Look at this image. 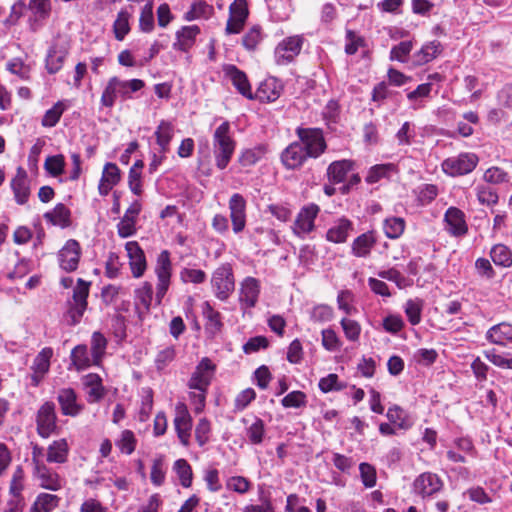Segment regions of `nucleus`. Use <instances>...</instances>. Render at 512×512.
I'll use <instances>...</instances> for the list:
<instances>
[{
  "instance_id": "nucleus-30",
  "label": "nucleus",
  "mask_w": 512,
  "mask_h": 512,
  "mask_svg": "<svg viewBox=\"0 0 512 512\" xmlns=\"http://www.w3.org/2000/svg\"><path fill=\"white\" fill-rule=\"evenodd\" d=\"M444 222L447 231L452 235L458 236L467 232L464 213L456 207L448 208L444 216Z\"/></svg>"
},
{
  "instance_id": "nucleus-2",
  "label": "nucleus",
  "mask_w": 512,
  "mask_h": 512,
  "mask_svg": "<svg viewBox=\"0 0 512 512\" xmlns=\"http://www.w3.org/2000/svg\"><path fill=\"white\" fill-rule=\"evenodd\" d=\"M145 86V83L141 79L122 80L117 76L109 78L107 81L100 102L103 107L112 108L116 102V99L131 98V94L141 90Z\"/></svg>"
},
{
  "instance_id": "nucleus-46",
  "label": "nucleus",
  "mask_w": 512,
  "mask_h": 512,
  "mask_svg": "<svg viewBox=\"0 0 512 512\" xmlns=\"http://www.w3.org/2000/svg\"><path fill=\"white\" fill-rule=\"evenodd\" d=\"M107 347V340L100 332H94L91 338L93 365H99Z\"/></svg>"
},
{
  "instance_id": "nucleus-55",
  "label": "nucleus",
  "mask_w": 512,
  "mask_h": 512,
  "mask_svg": "<svg viewBox=\"0 0 512 512\" xmlns=\"http://www.w3.org/2000/svg\"><path fill=\"white\" fill-rule=\"evenodd\" d=\"M166 470L164 467V458L159 456L153 460L150 479L155 486H161L165 481Z\"/></svg>"
},
{
  "instance_id": "nucleus-48",
  "label": "nucleus",
  "mask_w": 512,
  "mask_h": 512,
  "mask_svg": "<svg viewBox=\"0 0 512 512\" xmlns=\"http://www.w3.org/2000/svg\"><path fill=\"white\" fill-rule=\"evenodd\" d=\"M174 470L179 477L183 487L188 488L192 484V468L185 459H178L174 463Z\"/></svg>"
},
{
  "instance_id": "nucleus-29",
  "label": "nucleus",
  "mask_w": 512,
  "mask_h": 512,
  "mask_svg": "<svg viewBox=\"0 0 512 512\" xmlns=\"http://www.w3.org/2000/svg\"><path fill=\"white\" fill-rule=\"evenodd\" d=\"M200 28L197 25L183 26L176 32V41L173 44L175 50L189 51L195 44Z\"/></svg>"
},
{
  "instance_id": "nucleus-51",
  "label": "nucleus",
  "mask_w": 512,
  "mask_h": 512,
  "mask_svg": "<svg viewBox=\"0 0 512 512\" xmlns=\"http://www.w3.org/2000/svg\"><path fill=\"white\" fill-rule=\"evenodd\" d=\"M394 171L395 165L392 163L375 165L369 170L366 181L370 184L376 183Z\"/></svg>"
},
{
  "instance_id": "nucleus-13",
  "label": "nucleus",
  "mask_w": 512,
  "mask_h": 512,
  "mask_svg": "<svg viewBox=\"0 0 512 512\" xmlns=\"http://www.w3.org/2000/svg\"><path fill=\"white\" fill-rule=\"evenodd\" d=\"M303 38L290 36L283 39L275 49V59L278 64H286L292 61L301 51Z\"/></svg>"
},
{
  "instance_id": "nucleus-32",
  "label": "nucleus",
  "mask_w": 512,
  "mask_h": 512,
  "mask_svg": "<svg viewBox=\"0 0 512 512\" xmlns=\"http://www.w3.org/2000/svg\"><path fill=\"white\" fill-rule=\"evenodd\" d=\"M376 244V238L373 232H366L354 239L351 245L352 254L355 257L366 258L370 255L372 248Z\"/></svg>"
},
{
  "instance_id": "nucleus-8",
  "label": "nucleus",
  "mask_w": 512,
  "mask_h": 512,
  "mask_svg": "<svg viewBox=\"0 0 512 512\" xmlns=\"http://www.w3.org/2000/svg\"><path fill=\"white\" fill-rule=\"evenodd\" d=\"M216 366L213 362L204 357L197 364L194 372L188 380V387L190 390H208L213 376L215 374Z\"/></svg>"
},
{
  "instance_id": "nucleus-25",
  "label": "nucleus",
  "mask_w": 512,
  "mask_h": 512,
  "mask_svg": "<svg viewBox=\"0 0 512 512\" xmlns=\"http://www.w3.org/2000/svg\"><path fill=\"white\" fill-rule=\"evenodd\" d=\"M223 72L231 80L233 86L248 99H253L251 86L246 74L235 65L228 64L223 67Z\"/></svg>"
},
{
  "instance_id": "nucleus-3",
  "label": "nucleus",
  "mask_w": 512,
  "mask_h": 512,
  "mask_svg": "<svg viewBox=\"0 0 512 512\" xmlns=\"http://www.w3.org/2000/svg\"><path fill=\"white\" fill-rule=\"evenodd\" d=\"M211 288L218 300L225 302L229 299L235 289L234 273L230 264H222L214 270Z\"/></svg>"
},
{
  "instance_id": "nucleus-4",
  "label": "nucleus",
  "mask_w": 512,
  "mask_h": 512,
  "mask_svg": "<svg viewBox=\"0 0 512 512\" xmlns=\"http://www.w3.org/2000/svg\"><path fill=\"white\" fill-rule=\"evenodd\" d=\"M88 295L89 283L79 278L73 290L72 301L68 302L66 319L69 325L74 326L80 323L87 308Z\"/></svg>"
},
{
  "instance_id": "nucleus-27",
  "label": "nucleus",
  "mask_w": 512,
  "mask_h": 512,
  "mask_svg": "<svg viewBox=\"0 0 512 512\" xmlns=\"http://www.w3.org/2000/svg\"><path fill=\"white\" fill-rule=\"evenodd\" d=\"M353 229V223L349 219L340 218L327 230L326 240L335 244L344 243Z\"/></svg>"
},
{
  "instance_id": "nucleus-12",
  "label": "nucleus",
  "mask_w": 512,
  "mask_h": 512,
  "mask_svg": "<svg viewBox=\"0 0 512 512\" xmlns=\"http://www.w3.org/2000/svg\"><path fill=\"white\" fill-rule=\"evenodd\" d=\"M261 290L260 281L248 276L240 283L239 303L242 309H250L256 306Z\"/></svg>"
},
{
  "instance_id": "nucleus-45",
  "label": "nucleus",
  "mask_w": 512,
  "mask_h": 512,
  "mask_svg": "<svg viewBox=\"0 0 512 512\" xmlns=\"http://www.w3.org/2000/svg\"><path fill=\"white\" fill-rule=\"evenodd\" d=\"M264 33L259 25L252 26L243 36L242 44L248 51H254L262 42Z\"/></svg>"
},
{
  "instance_id": "nucleus-44",
  "label": "nucleus",
  "mask_w": 512,
  "mask_h": 512,
  "mask_svg": "<svg viewBox=\"0 0 512 512\" xmlns=\"http://www.w3.org/2000/svg\"><path fill=\"white\" fill-rule=\"evenodd\" d=\"M490 256L495 265L510 267L512 265V251L503 244H496L492 247Z\"/></svg>"
},
{
  "instance_id": "nucleus-58",
  "label": "nucleus",
  "mask_w": 512,
  "mask_h": 512,
  "mask_svg": "<svg viewBox=\"0 0 512 512\" xmlns=\"http://www.w3.org/2000/svg\"><path fill=\"white\" fill-rule=\"evenodd\" d=\"M360 478L366 488H373L377 483V473L374 466L363 462L359 465Z\"/></svg>"
},
{
  "instance_id": "nucleus-40",
  "label": "nucleus",
  "mask_w": 512,
  "mask_h": 512,
  "mask_svg": "<svg viewBox=\"0 0 512 512\" xmlns=\"http://www.w3.org/2000/svg\"><path fill=\"white\" fill-rule=\"evenodd\" d=\"M59 500L57 495L40 493L31 506L30 512H52L58 506Z\"/></svg>"
},
{
  "instance_id": "nucleus-22",
  "label": "nucleus",
  "mask_w": 512,
  "mask_h": 512,
  "mask_svg": "<svg viewBox=\"0 0 512 512\" xmlns=\"http://www.w3.org/2000/svg\"><path fill=\"white\" fill-rule=\"evenodd\" d=\"M33 475L39 485L47 490L57 491L62 488V480L59 475L46 464L33 468Z\"/></svg>"
},
{
  "instance_id": "nucleus-11",
  "label": "nucleus",
  "mask_w": 512,
  "mask_h": 512,
  "mask_svg": "<svg viewBox=\"0 0 512 512\" xmlns=\"http://www.w3.org/2000/svg\"><path fill=\"white\" fill-rule=\"evenodd\" d=\"M57 416L55 405L52 402H45L37 413V431L42 438H48L57 428Z\"/></svg>"
},
{
  "instance_id": "nucleus-28",
  "label": "nucleus",
  "mask_w": 512,
  "mask_h": 512,
  "mask_svg": "<svg viewBox=\"0 0 512 512\" xmlns=\"http://www.w3.org/2000/svg\"><path fill=\"white\" fill-rule=\"evenodd\" d=\"M121 179L120 170L114 163H106L103 168L102 176L98 185V192L102 196H107Z\"/></svg>"
},
{
  "instance_id": "nucleus-62",
  "label": "nucleus",
  "mask_w": 512,
  "mask_h": 512,
  "mask_svg": "<svg viewBox=\"0 0 512 512\" xmlns=\"http://www.w3.org/2000/svg\"><path fill=\"white\" fill-rule=\"evenodd\" d=\"M265 434V425L263 420L256 419L247 429V437L252 444H260Z\"/></svg>"
},
{
  "instance_id": "nucleus-35",
  "label": "nucleus",
  "mask_w": 512,
  "mask_h": 512,
  "mask_svg": "<svg viewBox=\"0 0 512 512\" xmlns=\"http://www.w3.org/2000/svg\"><path fill=\"white\" fill-rule=\"evenodd\" d=\"M281 86L275 79L262 82L257 89L256 98L263 102H273L280 97Z\"/></svg>"
},
{
  "instance_id": "nucleus-16",
  "label": "nucleus",
  "mask_w": 512,
  "mask_h": 512,
  "mask_svg": "<svg viewBox=\"0 0 512 512\" xmlns=\"http://www.w3.org/2000/svg\"><path fill=\"white\" fill-rule=\"evenodd\" d=\"M81 255V248L76 240L70 239L58 253L60 267L71 272L77 269Z\"/></svg>"
},
{
  "instance_id": "nucleus-20",
  "label": "nucleus",
  "mask_w": 512,
  "mask_h": 512,
  "mask_svg": "<svg viewBox=\"0 0 512 512\" xmlns=\"http://www.w3.org/2000/svg\"><path fill=\"white\" fill-rule=\"evenodd\" d=\"M53 356L51 347L43 348L35 357L32 364L33 374L31 376L34 386H37L50 369V360Z\"/></svg>"
},
{
  "instance_id": "nucleus-64",
  "label": "nucleus",
  "mask_w": 512,
  "mask_h": 512,
  "mask_svg": "<svg viewBox=\"0 0 512 512\" xmlns=\"http://www.w3.org/2000/svg\"><path fill=\"white\" fill-rule=\"evenodd\" d=\"M281 403L285 408H300L306 405V395L302 391H292L281 400Z\"/></svg>"
},
{
  "instance_id": "nucleus-1",
  "label": "nucleus",
  "mask_w": 512,
  "mask_h": 512,
  "mask_svg": "<svg viewBox=\"0 0 512 512\" xmlns=\"http://www.w3.org/2000/svg\"><path fill=\"white\" fill-rule=\"evenodd\" d=\"M236 142L232 137L230 123L224 121L214 131L212 136V152L218 169H225L235 152Z\"/></svg>"
},
{
  "instance_id": "nucleus-21",
  "label": "nucleus",
  "mask_w": 512,
  "mask_h": 512,
  "mask_svg": "<svg viewBox=\"0 0 512 512\" xmlns=\"http://www.w3.org/2000/svg\"><path fill=\"white\" fill-rule=\"evenodd\" d=\"M307 158V152H305L303 145L299 142L291 143L281 155V160L288 169L301 167Z\"/></svg>"
},
{
  "instance_id": "nucleus-43",
  "label": "nucleus",
  "mask_w": 512,
  "mask_h": 512,
  "mask_svg": "<svg viewBox=\"0 0 512 512\" xmlns=\"http://www.w3.org/2000/svg\"><path fill=\"white\" fill-rule=\"evenodd\" d=\"M71 361L77 370H83L93 365L86 345H77L71 352Z\"/></svg>"
},
{
  "instance_id": "nucleus-42",
  "label": "nucleus",
  "mask_w": 512,
  "mask_h": 512,
  "mask_svg": "<svg viewBox=\"0 0 512 512\" xmlns=\"http://www.w3.org/2000/svg\"><path fill=\"white\" fill-rule=\"evenodd\" d=\"M214 13V8L212 5L206 3L205 1H198L192 4L189 11L185 13V19L187 21H192L196 19H209Z\"/></svg>"
},
{
  "instance_id": "nucleus-63",
  "label": "nucleus",
  "mask_w": 512,
  "mask_h": 512,
  "mask_svg": "<svg viewBox=\"0 0 512 512\" xmlns=\"http://www.w3.org/2000/svg\"><path fill=\"white\" fill-rule=\"evenodd\" d=\"M341 326L344 331L345 337L349 341H357L360 337L361 326L360 324L352 319L343 318L341 320Z\"/></svg>"
},
{
  "instance_id": "nucleus-9",
  "label": "nucleus",
  "mask_w": 512,
  "mask_h": 512,
  "mask_svg": "<svg viewBox=\"0 0 512 512\" xmlns=\"http://www.w3.org/2000/svg\"><path fill=\"white\" fill-rule=\"evenodd\" d=\"M249 15L246 0H234L229 6V18L225 27L226 34H239Z\"/></svg>"
},
{
  "instance_id": "nucleus-14",
  "label": "nucleus",
  "mask_w": 512,
  "mask_h": 512,
  "mask_svg": "<svg viewBox=\"0 0 512 512\" xmlns=\"http://www.w3.org/2000/svg\"><path fill=\"white\" fill-rule=\"evenodd\" d=\"M174 426L177 436L182 445L188 446L192 430V417L185 404L179 403L176 406Z\"/></svg>"
},
{
  "instance_id": "nucleus-6",
  "label": "nucleus",
  "mask_w": 512,
  "mask_h": 512,
  "mask_svg": "<svg viewBox=\"0 0 512 512\" xmlns=\"http://www.w3.org/2000/svg\"><path fill=\"white\" fill-rule=\"evenodd\" d=\"M297 135L299 136L301 144L303 145L305 152H307L308 157L316 158L324 152L326 143L320 129L298 128Z\"/></svg>"
},
{
  "instance_id": "nucleus-56",
  "label": "nucleus",
  "mask_w": 512,
  "mask_h": 512,
  "mask_svg": "<svg viewBox=\"0 0 512 512\" xmlns=\"http://www.w3.org/2000/svg\"><path fill=\"white\" fill-rule=\"evenodd\" d=\"M44 168L52 176L56 177L63 173L65 168V158L63 155L58 154L46 158Z\"/></svg>"
},
{
  "instance_id": "nucleus-10",
  "label": "nucleus",
  "mask_w": 512,
  "mask_h": 512,
  "mask_svg": "<svg viewBox=\"0 0 512 512\" xmlns=\"http://www.w3.org/2000/svg\"><path fill=\"white\" fill-rule=\"evenodd\" d=\"M478 157L473 153L460 154L443 161V171L451 176L464 175L471 172L477 165Z\"/></svg>"
},
{
  "instance_id": "nucleus-24",
  "label": "nucleus",
  "mask_w": 512,
  "mask_h": 512,
  "mask_svg": "<svg viewBox=\"0 0 512 512\" xmlns=\"http://www.w3.org/2000/svg\"><path fill=\"white\" fill-rule=\"evenodd\" d=\"M28 9L32 13L29 20L30 27L32 30H37L42 26L43 21L50 16L52 9L51 0H30Z\"/></svg>"
},
{
  "instance_id": "nucleus-53",
  "label": "nucleus",
  "mask_w": 512,
  "mask_h": 512,
  "mask_svg": "<svg viewBox=\"0 0 512 512\" xmlns=\"http://www.w3.org/2000/svg\"><path fill=\"white\" fill-rule=\"evenodd\" d=\"M386 416L391 423L396 424L401 429H408L411 426L406 412L399 406L390 407Z\"/></svg>"
},
{
  "instance_id": "nucleus-34",
  "label": "nucleus",
  "mask_w": 512,
  "mask_h": 512,
  "mask_svg": "<svg viewBox=\"0 0 512 512\" xmlns=\"http://www.w3.org/2000/svg\"><path fill=\"white\" fill-rule=\"evenodd\" d=\"M156 142L161 153L169 151L170 142L174 136V126L171 122L162 120L155 131Z\"/></svg>"
},
{
  "instance_id": "nucleus-18",
  "label": "nucleus",
  "mask_w": 512,
  "mask_h": 512,
  "mask_svg": "<svg viewBox=\"0 0 512 512\" xmlns=\"http://www.w3.org/2000/svg\"><path fill=\"white\" fill-rule=\"evenodd\" d=\"M125 249L129 258V265L133 277H142L147 269V262L144 251L136 241L127 242Z\"/></svg>"
},
{
  "instance_id": "nucleus-60",
  "label": "nucleus",
  "mask_w": 512,
  "mask_h": 512,
  "mask_svg": "<svg viewBox=\"0 0 512 512\" xmlns=\"http://www.w3.org/2000/svg\"><path fill=\"white\" fill-rule=\"evenodd\" d=\"M266 153L264 147L259 146L252 149H247L242 152L239 162L242 166H251L257 163Z\"/></svg>"
},
{
  "instance_id": "nucleus-52",
  "label": "nucleus",
  "mask_w": 512,
  "mask_h": 512,
  "mask_svg": "<svg viewBox=\"0 0 512 512\" xmlns=\"http://www.w3.org/2000/svg\"><path fill=\"white\" fill-rule=\"evenodd\" d=\"M136 438L132 431L124 430L121 432L119 439L115 442L116 446L124 454L130 455L136 448Z\"/></svg>"
},
{
  "instance_id": "nucleus-50",
  "label": "nucleus",
  "mask_w": 512,
  "mask_h": 512,
  "mask_svg": "<svg viewBox=\"0 0 512 512\" xmlns=\"http://www.w3.org/2000/svg\"><path fill=\"white\" fill-rule=\"evenodd\" d=\"M423 303L419 299H409L404 306L405 314L412 325H417L421 321Z\"/></svg>"
},
{
  "instance_id": "nucleus-57",
  "label": "nucleus",
  "mask_w": 512,
  "mask_h": 512,
  "mask_svg": "<svg viewBox=\"0 0 512 512\" xmlns=\"http://www.w3.org/2000/svg\"><path fill=\"white\" fill-rule=\"evenodd\" d=\"M6 69L18 76L22 80H28L30 75V67L20 58H13L6 64Z\"/></svg>"
},
{
  "instance_id": "nucleus-41",
  "label": "nucleus",
  "mask_w": 512,
  "mask_h": 512,
  "mask_svg": "<svg viewBox=\"0 0 512 512\" xmlns=\"http://www.w3.org/2000/svg\"><path fill=\"white\" fill-rule=\"evenodd\" d=\"M351 169L352 163L348 160L332 162L327 169L328 178L333 183H341Z\"/></svg>"
},
{
  "instance_id": "nucleus-37",
  "label": "nucleus",
  "mask_w": 512,
  "mask_h": 512,
  "mask_svg": "<svg viewBox=\"0 0 512 512\" xmlns=\"http://www.w3.org/2000/svg\"><path fill=\"white\" fill-rule=\"evenodd\" d=\"M44 218L55 226L65 228L70 224V211L64 204L59 203L53 210L46 212Z\"/></svg>"
},
{
  "instance_id": "nucleus-61",
  "label": "nucleus",
  "mask_w": 512,
  "mask_h": 512,
  "mask_svg": "<svg viewBox=\"0 0 512 512\" xmlns=\"http://www.w3.org/2000/svg\"><path fill=\"white\" fill-rule=\"evenodd\" d=\"M226 487L239 494H245L251 489V482L243 476H232L226 481Z\"/></svg>"
},
{
  "instance_id": "nucleus-19",
  "label": "nucleus",
  "mask_w": 512,
  "mask_h": 512,
  "mask_svg": "<svg viewBox=\"0 0 512 512\" xmlns=\"http://www.w3.org/2000/svg\"><path fill=\"white\" fill-rule=\"evenodd\" d=\"M229 210L233 231L240 233L246 225V201L244 197L238 193L233 194L229 200Z\"/></svg>"
},
{
  "instance_id": "nucleus-7",
  "label": "nucleus",
  "mask_w": 512,
  "mask_h": 512,
  "mask_svg": "<svg viewBox=\"0 0 512 512\" xmlns=\"http://www.w3.org/2000/svg\"><path fill=\"white\" fill-rule=\"evenodd\" d=\"M319 211V206L314 203L302 207L292 225L293 233L299 238L311 233L315 229V219Z\"/></svg>"
},
{
  "instance_id": "nucleus-36",
  "label": "nucleus",
  "mask_w": 512,
  "mask_h": 512,
  "mask_svg": "<svg viewBox=\"0 0 512 512\" xmlns=\"http://www.w3.org/2000/svg\"><path fill=\"white\" fill-rule=\"evenodd\" d=\"M441 50L439 41L428 42L414 55V62L416 65H424L436 58L441 53Z\"/></svg>"
},
{
  "instance_id": "nucleus-38",
  "label": "nucleus",
  "mask_w": 512,
  "mask_h": 512,
  "mask_svg": "<svg viewBox=\"0 0 512 512\" xmlns=\"http://www.w3.org/2000/svg\"><path fill=\"white\" fill-rule=\"evenodd\" d=\"M69 107L68 100L57 101L52 108L48 109L41 121L43 127H54L60 120L64 111Z\"/></svg>"
},
{
  "instance_id": "nucleus-26",
  "label": "nucleus",
  "mask_w": 512,
  "mask_h": 512,
  "mask_svg": "<svg viewBox=\"0 0 512 512\" xmlns=\"http://www.w3.org/2000/svg\"><path fill=\"white\" fill-rule=\"evenodd\" d=\"M11 188L18 204L23 205L28 201L30 186L28 175L24 168H17L16 175L11 181Z\"/></svg>"
},
{
  "instance_id": "nucleus-39",
  "label": "nucleus",
  "mask_w": 512,
  "mask_h": 512,
  "mask_svg": "<svg viewBox=\"0 0 512 512\" xmlns=\"http://www.w3.org/2000/svg\"><path fill=\"white\" fill-rule=\"evenodd\" d=\"M67 51L65 49L51 47L46 56V69L48 73L55 74L63 66L64 61L67 57Z\"/></svg>"
},
{
  "instance_id": "nucleus-47",
  "label": "nucleus",
  "mask_w": 512,
  "mask_h": 512,
  "mask_svg": "<svg viewBox=\"0 0 512 512\" xmlns=\"http://www.w3.org/2000/svg\"><path fill=\"white\" fill-rule=\"evenodd\" d=\"M131 18V14L126 11V10H121L118 15H117V18L114 22V25H113V29H114V34H115V38L119 41H122L125 36L129 33L130 31V25H129V20Z\"/></svg>"
},
{
  "instance_id": "nucleus-54",
  "label": "nucleus",
  "mask_w": 512,
  "mask_h": 512,
  "mask_svg": "<svg viewBox=\"0 0 512 512\" xmlns=\"http://www.w3.org/2000/svg\"><path fill=\"white\" fill-rule=\"evenodd\" d=\"M139 28L144 33H149L154 29V14L152 2L146 3L140 14Z\"/></svg>"
},
{
  "instance_id": "nucleus-23",
  "label": "nucleus",
  "mask_w": 512,
  "mask_h": 512,
  "mask_svg": "<svg viewBox=\"0 0 512 512\" xmlns=\"http://www.w3.org/2000/svg\"><path fill=\"white\" fill-rule=\"evenodd\" d=\"M82 383L89 403H97L105 396L106 389L98 374L89 373L85 375L82 378Z\"/></svg>"
},
{
  "instance_id": "nucleus-59",
  "label": "nucleus",
  "mask_w": 512,
  "mask_h": 512,
  "mask_svg": "<svg viewBox=\"0 0 512 512\" xmlns=\"http://www.w3.org/2000/svg\"><path fill=\"white\" fill-rule=\"evenodd\" d=\"M484 356L499 368L512 369V356L508 357L506 354H499L495 349L485 350Z\"/></svg>"
},
{
  "instance_id": "nucleus-33",
  "label": "nucleus",
  "mask_w": 512,
  "mask_h": 512,
  "mask_svg": "<svg viewBox=\"0 0 512 512\" xmlns=\"http://www.w3.org/2000/svg\"><path fill=\"white\" fill-rule=\"evenodd\" d=\"M68 453L69 446L66 439L55 440L47 448L46 461L63 464L67 461Z\"/></svg>"
},
{
  "instance_id": "nucleus-31",
  "label": "nucleus",
  "mask_w": 512,
  "mask_h": 512,
  "mask_svg": "<svg viewBox=\"0 0 512 512\" xmlns=\"http://www.w3.org/2000/svg\"><path fill=\"white\" fill-rule=\"evenodd\" d=\"M486 339L492 344L506 346L512 342V324L502 322L492 326L486 333Z\"/></svg>"
},
{
  "instance_id": "nucleus-49",
  "label": "nucleus",
  "mask_w": 512,
  "mask_h": 512,
  "mask_svg": "<svg viewBox=\"0 0 512 512\" xmlns=\"http://www.w3.org/2000/svg\"><path fill=\"white\" fill-rule=\"evenodd\" d=\"M405 228V222L400 217H390L384 221L383 229L387 237L391 239L402 235Z\"/></svg>"
},
{
  "instance_id": "nucleus-17",
  "label": "nucleus",
  "mask_w": 512,
  "mask_h": 512,
  "mask_svg": "<svg viewBox=\"0 0 512 512\" xmlns=\"http://www.w3.org/2000/svg\"><path fill=\"white\" fill-rule=\"evenodd\" d=\"M442 486L443 482L437 474L426 472L414 480L413 490L421 497H428L439 492Z\"/></svg>"
},
{
  "instance_id": "nucleus-5",
  "label": "nucleus",
  "mask_w": 512,
  "mask_h": 512,
  "mask_svg": "<svg viewBox=\"0 0 512 512\" xmlns=\"http://www.w3.org/2000/svg\"><path fill=\"white\" fill-rule=\"evenodd\" d=\"M155 274L157 276L156 299L160 303L169 289L172 275V263L170 253L163 250L157 257L155 265Z\"/></svg>"
},
{
  "instance_id": "nucleus-15",
  "label": "nucleus",
  "mask_w": 512,
  "mask_h": 512,
  "mask_svg": "<svg viewBox=\"0 0 512 512\" xmlns=\"http://www.w3.org/2000/svg\"><path fill=\"white\" fill-rule=\"evenodd\" d=\"M57 401L63 415L76 417L84 409V404L78 400V395L72 388H62L57 393Z\"/></svg>"
}]
</instances>
